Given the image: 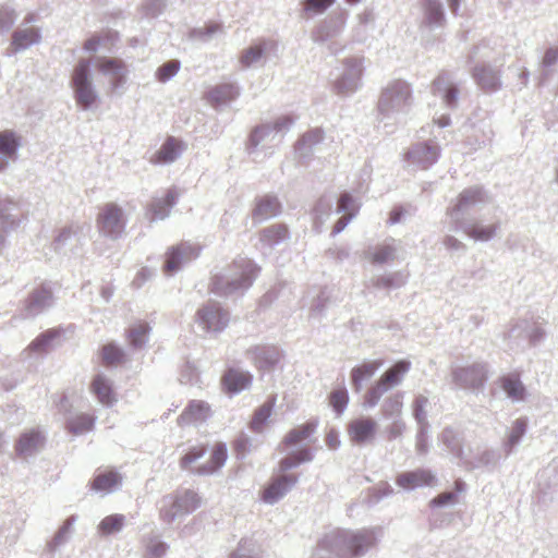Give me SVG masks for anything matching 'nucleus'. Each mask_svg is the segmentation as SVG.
Listing matches in <instances>:
<instances>
[{
    "label": "nucleus",
    "instance_id": "nucleus-1",
    "mask_svg": "<svg viewBox=\"0 0 558 558\" xmlns=\"http://www.w3.org/2000/svg\"><path fill=\"white\" fill-rule=\"evenodd\" d=\"M207 452L205 444H196L189 446L183 450L180 459L179 466L183 471L195 473L198 475H209L221 469L228 458V449L223 442H215L210 449L209 458L201 463V460Z\"/></svg>",
    "mask_w": 558,
    "mask_h": 558
},
{
    "label": "nucleus",
    "instance_id": "nucleus-2",
    "mask_svg": "<svg viewBox=\"0 0 558 558\" xmlns=\"http://www.w3.org/2000/svg\"><path fill=\"white\" fill-rule=\"evenodd\" d=\"M199 506L201 498L195 492L189 489L179 492L162 499L160 517L163 521L170 523L175 518L196 510Z\"/></svg>",
    "mask_w": 558,
    "mask_h": 558
},
{
    "label": "nucleus",
    "instance_id": "nucleus-3",
    "mask_svg": "<svg viewBox=\"0 0 558 558\" xmlns=\"http://www.w3.org/2000/svg\"><path fill=\"white\" fill-rule=\"evenodd\" d=\"M71 83L78 106L83 109H87L96 102L97 95L93 88L89 76V60H78L73 69Z\"/></svg>",
    "mask_w": 558,
    "mask_h": 558
},
{
    "label": "nucleus",
    "instance_id": "nucleus-4",
    "mask_svg": "<svg viewBox=\"0 0 558 558\" xmlns=\"http://www.w3.org/2000/svg\"><path fill=\"white\" fill-rule=\"evenodd\" d=\"M96 225L100 233L117 239L125 228L123 210L114 203L104 204L98 211Z\"/></svg>",
    "mask_w": 558,
    "mask_h": 558
},
{
    "label": "nucleus",
    "instance_id": "nucleus-5",
    "mask_svg": "<svg viewBox=\"0 0 558 558\" xmlns=\"http://www.w3.org/2000/svg\"><path fill=\"white\" fill-rule=\"evenodd\" d=\"M196 323L207 332H220L229 323V314L217 303H208L196 313Z\"/></svg>",
    "mask_w": 558,
    "mask_h": 558
},
{
    "label": "nucleus",
    "instance_id": "nucleus-6",
    "mask_svg": "<svg viewBox=\"0 0 558 558\" xmlns=\"http://www.w3.org/2000/svg\"><path fill=\"white\" fill-rule=\"evenodd\" d=\"M95 66L99 73L108 77L111 93L126 81L128 66L122 59L99 57Z\"/></svg>",
    "mask_w": 558,
    "mask_h": 558
},
{
    "label": "nucleus",
    "instance_id": "nucleus-7",
    "mask_svg": "<svg viewBox=\"0 0 558 558\" xmlns=\"http://www.w3.org/2000/svg\"><path fill=\"white\" fill-rule=\"evenodd\" d=\"M201 247L189 243H180L171 247L166 254L165 271L172 274L177 271L183 263L198 257Z\"/></svg>",
    "mask_w": 558,
    "mask_h": 558
},
{
    "label": "nucleus",
    "instance_id": "nucleus-8",
    "mask_svg": "<svg viewBox=\"0 0 558 558\" xmlns=\"http://www.w3.org/2000/svg\"><path fill=\"white\" fill-rule=\"evenodd\" d=\"M73 338L71 328L53 327L39 333L31 344L29 349H50L69 343Z\"/></svg>",
    "mask_w": 558,
    "mask_h": 558
},
{
    "label": "nucleus",
    "instance_id": "nucleus-9",
    "mask_svg": "<svg viewBox=\"0 0 558 558\" xmlns=\"http://www.w3.org/2000/svg\"><path fill=\"white\" fill-rule=\"evenodd\" d=\"M210 407L201 400H192L178 416L180 427H189L205 422L210 416Z\"/></svg>",
    "mask_w": 558,
    "mask_h": 558
},
{
    "label": "nucleus",
    "instance_id": "nucleus-10",
    "mask_svg": "<svg viewBox=\"0 0 558 558\" xmlns=\"http://www.w3.org/2000/svg\"><path fill=\"white\" fill-rule=\"evenodd\" d=\"M377 423L372 417H357L348 425V435L354 444L371 441L376 434Z\"/></svg>",
    "mask_w": 558,
    "mask_h": 558
},
{
    "label": "nucleus",
    "instance_id": "nucleus-11",
    "mask_svg": "<svg viewBox=\"0 0 558 558\" xmlns=\"http://www.w3.org/2000/svg\"><path fill=\"white\" fill-rule=\"evenodd\" d=\"M296 476L282 475L275 478L262 493V499L267 504H272L281 498L294 484Z\"/></svg>",
    "mask_w": 558,
    "mask_h": 558
},
{
    "label": "nucleus",
    "instance_id": "nucleus-12",
    "mask_svg": "<svg viewBox=\"0 0 558 558\" xmlns=\"http://www.w3.org/2000/svg\"><path fill=\"white\" fill-rule=\"evenodd\" d=\"M184 143L173 136H169L161 147L151 156L153 163H168L174 161L184 149Z\"/></svg>",
    "mask_w": 558,
    "mask_h": 558
},
{
    "label": "nucleus",
    "instance_id": "nucleus-13",
    "mask_svg": "<svg viewBox=\"0 0 558 558\" xmlns=\"http://www.w3.org/2000/svg\"><path fill=\"white\" fill-rule=\"evenodd\" d=\"M45 437L37 429H29L21 434L16 444L15 451L19 456H29L44 446Z\"/></svg>",
    "mask_w": 558,
    "mask_h": 558
},
{
    "label": "nucleus",
    "instance_id": "nucleus-14",
    "mask_svg": "<svg viewBox=\"0 0 558 558\" xmlns=\"http://www.w3.org/2000/svg\"><path fill=\"white\" fill-rule=\"evenodd\" d=\"M90 391L97 400L107 407L112 405L117 398L112 385L104 375H96L90 383Z\"/></svg>",
    "mask_w": 558,
    "mask_h": 558
},
{
    "label": "nucleus",
    "instance_id": "nucleus-15",
    "mask_svg": "<svg viewBox=\"0 0 558 558\" xmlns=\"http://www.w3.org/2000/svg\"><path fill=\"white\" fill-rule=\"evenodd\" d=\"M122 482V476L119 472L112 469H107L98 472L90 483V488L96 492H111L118 487Z\"/></svg>",
    "mask_w": 558,
    "mask_h": 558
},
{
    "label": "nucleus",
    "instance_id": "nucleus-16",
    "mask_svg": "<svg viewBox=\"0 0 558 558\" xmlns=\"http://www.w3.org/2000/svg\"><path fill=\"white\" fill-rule=\"evenodd\" d=\"M252 376L248 373L230 368L222 377V385L228 392H239L251 385Z\"/></svg>",
    "mask_w": 558,
    "mask_h": 558
},
{
    "label": "nucleus",
    "instance_id": "nucleus-17",
    "mask_svg": "<svg viewBox=\"0 0 558 558\" xmlns=\"http://www.w3.org/2000/svg\"><path fill=\"white\" fill-rule=\"evenodd\" d=\"M410 362L399 361L389 367L378 379L388 389L398 386L410 371Z\"/></svg>",
    "mask_w": 558,
    "mask_h": 558
},
{
    "label": "nucleus",
    "instance_id": "nucleus-18",
    "mask_svg": "<svg viewBox=\"0 0 558 558\" xmlns=\"http://www.w3.org/2000/svg\"><path fill=\"white\" fill-rule=\"evenodd\" d=\"M434 476L427 471H415L400 474L397 484L403 488L410 489L424 485H432Z\"/></svg>",
    "mask_w": 558,
    "mask_h": 558
},
{
    "label": "nucleus",
    "instance_id": "nucleus-19",
    "mask_svg": "<svg viewBox=\"0 0 558 558\" xmlns=\"http://www.w3.org/2000/svg\"><path fill=\"white\" fill-rule=\"evenodd\" d=\"M280 203L276 197H262L253 210V219L256 221H263L272 218L280 213Z\"/></svg>",
    "mask_w": 558,
    "mask_h": 558
},
{
    "label": "nucleus",
    "instance_id": "nucleus-20",
    "mask_svg": "<svg viewBox=\"0 0 558 558\" xmlns=\"http://www.w3.org/2000/svg\"><path fill=\"white\" fill-rule=\"evenodd\" d=\"M276 404V397L271 396L268 400L255 410L253 417L250 422V428L255 433H262L272 413Z\"/></svg>",
    "mask_w": 558,
    "mask_h": 558
},
{
    "label": "nucleus",
    "instance_id": "nucleus-21",
    "mask_svg": "<svg viewBox=\"0 0 558 558\" xmlns=\"http://www.w3.org/2000/svg\"><path fill=\"white\" fill-rule=\"evenodd\" d=\"M238 96V90L232 84L218 85L206 94V99L213 106H219L233 100Z\"/></svg>",
    "mask_w": 558,
    "mask_h": 558
},
{
    "label": "nucleus",
    "instance_id": "nucleus-22",
    "mask_svg": "<svg viewBox=\"0 0 558 558\" xmlns=\"http://www.w3.org/2000/svg\"><path fill=\"white\" fill-rule=\"evenodd\" d=\"M500 385L509 398L514 401L523 400L525 397V388L521 383L518 374H509L500 378Z\"/></svg>",
    "mask_w": 558,
    "mask_h": 558
},
{
    "label": "nucleus",
    "instance_id": "nucleus-23",
    "mask_svg": "<svg viewBox=\"0 0 558 558\" xmlns=\"http://www.w3.org/2000/svg\"><path fill=\"white\" fill-rule=\"evenodd\" d=\"M484 201V192L481 187H469L462 191L452 208L453 211H460L466 207L473 206Z\"/></svg>",
    "mask_w": 558,
    "mask_h": 558
},
{
    "label": "nucleus",
    "instance_id": "nucleus-24",
    "mask_svg": "<svg viewBox=\"0 0 558 558\" xmlns=\"http://www.w3.org/2000/svg\"><path fill=\"white\" fill-rule=\"evenodd\" d=\"M177 199L178 193L174 189L168 190L162 197L155 199L150 205L154 217L163 218L167 216Z\"/></svg>",
    "mask_w": 558,
    "mask_h": 558
},
{
    "label": "nucleus",
    "instance_id": "nucleus-25",
    "mask_svg": "<svg viewBox=\"0 0 558 558\" xmlns=\"http://www.w3.org/2000/svg\"><path fill=\"white\" fill-rule=\"evenodd\" d=\"M410 97V87L405 82L396 81L381 94L380 101L392 102L395 100L407 101Z\"/></svg>",
    "mask_w": 558,
    "mask_h": 558
},
{
    "label": "nucleus",
    "instance_id": "nucleus-26",
    "mask_svg": "<svg viewBox=\"0 0 558 558\" xmlns=\"http://www.w3.org/2000/svg\"><path fill=\"white\" fill-rule=\"evenodd\" d=\"M95 417L92 414L81 413L70 417L66 422V429L74 435H80L93 429Z\"/></svg>",
    "mask_w": 558,
    "mask_h": 558
},
{
    "label": "nucleus",
    "instance_id": "nucleus-27",
    "mask_svg": "<svg viewBox=\"0 0 558 558\" xmlns=\"http://www.w3.org/2000/svg\"><path fill=\"white\" fill-rule=\"evenodd\" d=\"M316 424L313 422H307L305 424L299 425L291 429L286 437L283 438L282 444L286 447H291L298 445L299 442L307 439L315 430Z\"/></svg>",
    "mask_w": 558,
    "mask_h": 558
},
{
    "label": "nucleus",
    "instance_id": "nucleus-28",
    "mask_svg": "<svg viewBox=\"0 0 558 558\" xmlns=\"http://www.w3.org/2000/svg\"><path fill=\"white\" fill-rule=\"evenodd\" d=\"M378 367L379 363L375 361L366 362L354 367L351 373V378L355 390H360L362 384L365 380L369 379L375 374Z\"/></svg>",
    "mask_w": 558,
    "mask_h": 558
},
{
    "label": "nucleus",
    "instance_id": "nucleus-29",
    "mask_svg": "<svg viewBox=\"0 0 558 558\" xmlns=\"http://www.w3.org/2000/svg\"><path fill=\"white\" fill-rule=\"evenodd\" d=\"M372 544V538L366 533L355 534L350 536L348 539L344 541V545L348 549V553H343L341 555L342 558H351L357 554L364 548Z\"/></svg>",
    "mask_w": 558,
    "mask_h": 558
},
{
    "label": "nucleus",
    "instance_id": "nucleus-30",
    "mask_svg": "<svg viewBox=\"0 0 558 558\" xmlns=\"http://www.w3.org/2000/svg\"><path fill=\"white\" fill-rule=\"evenodd\" d=\"M149 333V326L146 322L134 323L128 329L126 337L133 347H142L146 343Z\"/></svg>",
    "mask_w": 558,
    "mask_h": 558
},
{
    "label": "nucleus",
    "instance_id": "nucleus-31",
    "mask_svg": "<svg viewBox=\"0 0 558 558\" xmlns=\"http://www.w3.org/2000/svg\"><path fill=\"white\" fill-rule=\"evenodd\" d=\"M39 34L35 28H27L13 34L12 45L15 50L24 49L39 40Z\"/></svg>",
    "mask_w": 558,
    "mask_h": 558
},
{
    "label": "nucleus",
    "instance_id": "nucleus-32",
    "mask_svg": "<svg viewBox=\"0 0 558 558\" xmlns=\"http://www.w3.org/2000/svg\"><path fill=\"white\" fill-rule=\"evenodd\" d=\"M474 76L478 84L485 89V90H495L499 87V82L494 72H492L488 69L485 68H476L474 70Z\"/></svg>",
    "mask_w": 558,
    "mask_h": 558
},
{
    "label": "nucleus",
    "instance_id": "nucleus-33",
    "mask_svg": "<svg viewBox=\"0 0 558 558\" xmlns=\"http://www.w3.org/2000/svg\"><path fill=\"white\" fill-rule=\"evenodd\" d=\"M124 524V515L122 514H111L104 518L99 525V532L102 535H109L116 532H119Z\"/></svg>",
    "mask_w": 558,
    "mask_h": 558
},
{
    "label": "nucleus",
    "instance_id": "nucleus-34",
    "mask_svg": "<svg viewBox=\"0 0 558 558\" xmlns=\"http://www.w3.org/2000/svg\"><path fill=\"white\" fill-rule=\"evenodd\" d=\"M465 233L476 241H488L496 233V226L472 225L465 229Z\"/></svg>",
    "mask_w": 558,
    "mask_h": 558
},
{
    "label": "nucleus",
    "instance_id": "nucleus-35",
    "mask_svg": "<svg viewBox=\"0 0 558 558\" xmlns=\"http://www.w3.org/2000/svg\"><path fill=\"white\" fill-rule=\"evenodd\" d=\"M19 146L17 137L12 131L5 130L0 132V153L12 157L15 155Z\"/></svg>",
    "mask_w": 558,
    "mask_h": 558
},
{
    "label": "nucleus",
    "instance_id": "nucleus-36",
    "mask_svg": "<svg viewBox=\"0 0 558 558\" xmlns=\"http://www.w3.org/2000/svg\"><path fill=\"white\" fill-rule=\"evenodd\" d=\"M312 460V453L308 449H301L280 461V469L282 471L290 470L301 462Z\"/></svg>",
    "mask_w": 558,
    "mask_h": 558
},
{
    "label": "nucleus",
    "instance_id": "nucleus-37",
    "mask_svg": "<svg viewBox=\"0 0 558 558\" xmlns=\"http://www.w3.org/2000/svg\"><path fill=\"white\" fill-rule=\"evenodd\" d=\"M387 390L388 388L378 380L364 395V405L367 408L375 407Z\"/></svg>",
    "mask_w": 558,
    "mask_h": 558
},
{
    "label": "nucleus",
    "instance_id": "nucleus-38",
    "mask_svg": "<svg viewBox=\"0 0 558 558\" xmlns=\"http://www.w3.org/2000/svg\"><path fill=\"white\" fill-rule=\"evenodd\" d=\"M393 257V247L390 245H379L373 252L367 254L372 264H384Z\"/></svg>",
    "mask_w": 558,
    "mask_h": 558
},
{
    "label": "nucleus",
    "instance_id": "nucleus-39",
    "mask_svg": "<svg viewBox=\"0 0 558 558\" xmlns=\"http://www.w3.org/2000/svg\"><path fill=\"white\" fill-rule=\"evenodd\" d=\"M349 401L348 391L344 388L333 390L329 396V404L337 413H342Z\"/></svg>",
    "mask_w": 558,
    "mask_h": 558
},
{
    "label": "nucleus",
    "instance_id": "nucleus-40",
    "mask_svg": "<svg viewBox=\"0 0 558 558\" xmlns=\"http://www.w3.org/2000/svg\"><path fill=\"white\" fill-rule=\"evenodd\" d=\"M180 69V62L177 60H170L158 68L156 77L159 82L165 83L174 76Z\"/></svg>",
    "mask_w": 558,
    "mask_h": 558
},
{
    "label": "nucleus",
    "instance_id": "nucleus-41",
    "mask_svg": "<svg viewBox=\"0 0 558 558\" xmlns=\"http://www.w3.org/2000/svg\"><path fill=\"white\" fill-rule=\"evenodd\" d=\"M422 5L429 22L436 23L442 20L441 5L437 0H422Z\"/></svg>",
    "mask_w": 558,
    "mask_h": 558
},
{
    "label": "nucleus",
    "instance_id": "nucleus-42",
    "mask_svg": "<svg viewBox=\"0 0 558 558\" xmlns=\"http://www.w3.org/2000/svg\"><path fill=\"white\" fill-rule=\"evenodd\" d=\"M402 408L401 395L397 393L395 396L386 399L381 412L384 416H391L393 414H399Z\"/></svg>",
    "mask_w": 558,
    "mask_h": 558
},
{
    "label": "nucleus",
    "instance_id": "nucleus-43",
    "mask_svg": "<svg viewBox=\"0 0 558 558\" xmlns=\"http://www.w3.org/2000/svg\"><path fill=\"white\" fill-rule=\"evenodd\" d=\"M263 54V48L260 46L250 47L241 57V63L245 66H250L252 63L260 59Z\"/></svg>",
    "mask_w": 558,
    "mask_h": 558
},
{
    "label": "nucleus",
    "instance_id": "nucleus-44",
    "mask_svg": "<svg viewBox=\"0 0 558 558\" xmlns=\"http://www.w3.org/2000/svg\"><path fill=\"white\" fill-rule=\"evenodd\" d=\"M335 0H306L304 10L306 12L322 13L333 3Z\"/></svg>",
    "mask_w": 558,
    "mask_h": 558
},
{
    "label": "nucleus",
    "instance_id": "nucleus-45",
    "mask_svg": "<svg viewBox=\"0 0 558 558\" xmlns=\"http://www.w3.org/2000/svg\"><path fill=\"white\" fill-rule=\"evenodd\" d=\"M267 353H269V351H263V355H259L256 359V367L260 371L270 369L279 361L278 354H276V356H270Z\"/></svg>",
    "mask_w": 558,
    "mask_h": 558
},
{
    "label": "nucleus",
    "instance_id": "nucleus-46",
    "mask_svg": "<svg viewBox=\"0 0 558 558\" xmlns=\"http://www.w3.org/2000/svg\"><path fill=\"white\" fill-rule=\"evenodd\" d=\"M526 422L523 418H518L512 426L511 434L509 435V441L511 445L517 444L525 433Z\"/></svg>",
    "mask_w": 558,
    "mask_h": 558
},
{
    "label": "nucleus",
    "instance_id": "nucleus-47",
    "mask_svg": "<svg viewBox=\"0 0 558 558\" xmlns=\"http://www.w3.org/2000/svg\"><path fill=\"white\" fill-rule=\"evenodd\" d=\"M338 208L340 211H344L345 215H349V213H353V216L356 213V207L354 205V201L351 195L348 193H344L340 196L338 202Z\"/></svg>",
    "mask_w": 558,
    "mask_h": 558
},
{
    "label": "nucleus",
    "instance_id": "nucleus-48",
    "mask_svg": "<svg viewBox=\"0 0 558 558\" xmlns=\"http://www.w3.org/2000/svg\"><path fill=\"white\" fill-rule=\"evenodd\" d=\"M51 301V292L47 289H39L32 295V303L38 306L48 305Z\"/></svg>",
    "mask_w": 558,
    "mask_h": 558
},
{
    "label": "nucleus",
    "instance_id": "nucleus-49",
    "mask_svg": "<svg viewBox=\"0 0 558 558\" xmlns=\"http://www.w3.org/2000/svg\"><path fill=\"white\" fill-rule=\"evenodd\" d=\"M123 361V351H105L102 362L106 366H113Z\"/></svg>",
    "mask_w": 558,
    "mask_h": 558
},
{
    "label": "nucleus",
    "instance_id": "nucleus-50",
    "mask_svg": "<svg viewBox=\"0 0 558 558\" xmlns=\"http://www.w3.org/2000/svg\"><path fill=\"white\" fill-rule=\"evenodd\" d=\"M250 447V440L246 437H240L233 441V450L238 457L244 456Z\"/></svg>",
    "mask_w": 558,
    "mask_h": 558
},
{
    "label": "nucleus",
    "instance_id": "nucleus-51",
    "mask_svg": "<svg viewBox=\"0 0 558 558\" xmlns=\"http://www.w3.org/2000/svg\"><path fill=\"white\" fill-rule=\"evenodd\" d=\"M102 40L104 38L101 36H92L84 43V49L88 52H96L98 48L102 45Z\"/></svg>",
    "mask_w": 558,
    "mask_h": 558
},
{
    "label": "nucleus",
    "instance_id": "nucleus-52",
    "mask_svg": "<svg viewBox=\"0 0 558 558\" xmlns=\"http://www.w3.org/2000/svg\"><path fill=\"white\" fill-rule=\"evenodd\" d=\"M167 550V546L163 543H156L149 547V555L151 558L161 557Z\"/></svg>",
    "mask_w": 558,
    "mask_h": 558
},
{
    "label": "nucleus",
    "instance_id": "nucleus-53",
    "mask_svg": "<svg viewBox=\"0 0 558 558\" xmlns=\"http://www.w3.org/2000/svg\"><path fill=\"white\" fill-rule=\"evenodd\" d=\"M325 440L326 445L330 449H336L340 445L338 434L335 430H330L329 433H327Z\"/></svg>",
    "mask_w": 558,
    "mask_h": 558
},
{
    "label": "nucleus",
    "instance_id": "nucleus-54",
    "mask_svg": "<svg viewBox=\"0 0 558 558\" xmlns=\"http://www.w3.org/2000/svg\"><path fill=\"white\" fill-rule=\"evenodd\" d=\"M353 217V213H349V215L342 216L335 225L333 232L338 233L342 231L348 225L349 220Z\"/></svg>",
    "mask_w": 558,
    "mask_h": 558
},
{
    "label": "nucleus",
    "instance_id": "nucleus-55",
    "mask_svg": "<svg viewBox=\"0 0 558 558\" xmlns=\"http://www.w3.org/2000/svg\"><path fill=\"white\" fill-rule=\"evenodd\" d=\"M13 23V16L10 12H0V31L4 27L11 26Z\"/></svg>",
    "mask_w": 558,
    "mask_h": 558
},
{
    "label": "nucleus",
    "instance_id": "nucleus-56",
    "mask_svg": "<svg viewBox=\"0 0 558 558\" xmlns=\"http://www.w3.org/2000/svg\"><path fill=\"white\" fill-rule=\"evenodd\" d=\"M323 137V133L320 130H314L308 132L303 136V140L308 143H316L319 142Z\"/></svg>",
    "mask_w": 558,
    "mask_h": 558
},
{
    "label": "nucleus",
    "instance_id": "nucleus-57",
    "mask_svg": "<svg viewBox=\"0 0 558 558\" xmlns=\"http://www.w3.org/2000/svg\"><path fill=\"white\" fill-rule=\"evenodd\" d=\"M454 499V495L452 493H444L436 497L433 502L436 505H446Z\"/></svg>",
    "mask_w": 558,
    "mask_h": 558
},
{
    "label": "nucleus",
    "instance_id": "nucleus-58",
    "mask_svg": "<svg viewBox=\"0 0 558 558\" xmlns=\"http://www.w3.org/2000/svg\"><path fill=\"white\" fill-rule=\"evenodd\" d=\"M403 215V209L400 207L393 208L389 214V220L388 222L390 225H395L400 221L401 217Z\"/></svg>",
    "mask_w": 558,
    "mask_h": 558
},
{
    "label": "nucleus",
    "instance_id": "nucleus-59",
    "mask_svg": "<svg viewBox=\"0 0 558 558\" xmlns=\"http://www.w3.org/2000/svg\"><path fill=\"white\" fill-rule=\"evenodd\" d=\"M558 58V51L557 50H548L544 56V63L549 65L554 63Z\"/></svg>",
    "mask_w": 558,
    "mask_h": 558
},
{
    "label": "nucleus",
    "instance_id": "nucleus-60",
    "mask_svg": "<svg viewBox=\"0 0 558 558\" xmlns=\"http://www.w3.org/2000/svg\"><path fill=\"white\" fill-rule=\"evenodd\" d=\"M251 280H252V270L250 271V275H245L242 277L241 281L234 286V289L250 286Z\"/></svg>",
    "mask_w": 558,
    "mask_h": 558
},
{
    "label": "nucleus",
    "instance_id": "nucleus-61",
    "mask_svg": "<svg viewBox=\"0 0 558 558\" xmlns=\"http://www.w3.org/2000/svg\"><path fill=\"white\" fill-rule=\"evenodd\" d=\"M446 245H447L448 247H454V248H458V247H461V246H462L461 242H459V241H458L457 239H454V238H448V239L446 240Z\"/></svg>",
    "mask_w": 558,
    "mask_h": 558
},
{
    "label": "nucleus",
    "instance_id": "nucleus-62",
    "mask_svg": "<svg viewBox=\"0 0 558 558\" xmlns=\"http://www.w3.org/2000/svg\"><path fill=\"white\" fill-rule=\"evenodd\" d=\"M446 99H447V102H448L449 105L453 104V101H454V99H456V89L450 88V89L447 92Z\"/></svg>",
    "mask_w": 558,
    "mask_h": 558
},
{
    "label": "nucleus",
    "instance_id": "nucleus-63",
    "mask_svg": "<svg viewBox=\"0 0 558 558\" xmlns=\"http://www.w3.org/2000/svg\"><path fill=\"white\" fill-rule=\"evenodd\" d=\"M451 11L457 14L460 5V0H448Z\"/></svg>",
    "mask_w": 558,
    "mask_h": 558
},
{
    "label": "nucleus",
    "instance_id": "nucleus-64",
    "mask_svg": "<svg viewBox=\"0 0 558 558\" xmlns=\"http://www.w3.org/2000/svg\"><path fill=\"white\" fill-rule=\"evenodd\" d=\"M277 232L279 238H284L287 234V229L283 227H277Z\"/></svg>",
    "mask_w": 558,
    "mask_h": 558
}]
</instances>
